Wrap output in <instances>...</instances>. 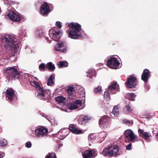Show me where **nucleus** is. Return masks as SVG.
Here are the masks:
<instances>
[{
  "mask_svg": "<svg viewBox=\"0 0 158 158\" xmlns=\"http://www.w3.org/2000/svg\"><path fill=\"white\" fill-rule=\"evenodd\" d=\"M70 29L68 30V36L72 39H77L82 37L80 31L81 26L77 23H71L69 24Z\"/></svg>",
  "mask_w": 158,
  "mask_h": 158,
  "instance_id": "1",
  "label": "nucleus"
},
{
  "mask_svg": "<svg viewBox=\"0 0 158 158\" xmlns=\"http://www.w3.org/2000/svg\"><path fill=\"white\" fill-rule=\"evenodd\" d=\"M118 147L117 145H112L105 148L102 152V154L104 156L109 157H115L119 155Z\"/></svg>",
  "mask_w": 158,
  "mask_h": 158,
  "instance_id": "2",
  "label": "nucleus"
},
{
  "mask_svg": "<svg viewBox=\"0 0 158 158\" xmlns=\"http://www.w3.org/2000/svg\"><path fill=\"white\" fill-rule=\"evenodd\" d=\"M10 52L14 54L17 52L19 48L18 44L19 41L18 37L13 34H10Z\"/></svg>",
  "mask_w": 158,
  "mask_h": 158,
  "instance_id": "3",
  "label": "nucleus"
},
{
  "mask_svg": "<svg viewBox=\"0 0 158 158\" xmlns=\"http://www.w3.org/2000/svg\"><path fill=\"white\" fill-rule=\"evenodd\" d=\"M138 81L136 77L134 74L130 75L127 78V80L125 82L126 87L130 88H133L138 84Z\"/></svg>",
  "mask_w": 158,
  "mask_h": 158,
  "instance_id": "4",
  "label": "nucleus"
},
{
  "mask_svg": "<svg viewBox=\"0 0 158 158\" xmlns=\"http://www.w3.org/2000/svg\"><path fill=\"white\" fill-rule=\"evenodd\" d=\"M110 120V118L107 115H104L101 117L99 121V124L100 127L104 129L107 127L108 122Z\"/></svg>",
  "mask_w": 158,
  "mask_h": 158,
  "instance_id": "5",
  "label": "nucleus"
},
{
  "mask_svg": "<svg viewBox=\"0 0 158 158\" xmlns=\"http://www.w3.org/2000/svg\"><path fill=\"white\" fill-rule=\"evenodd\" d=\"M124 133L126 137V141L127 140L128 141L134 142L137 138V136L134 134L133 131L131 130L128 129L126 130Z\"/></svg>",
  "mask_w": 158,
  "mask_h": 158,
  "instance_id": "6",
  "label": "nucleus"
},
{
  "mask_svg": "<svg viewBox=\"0 0 158 158\" xmlns=\"http://www.w3.org/2000/svg\"><path fill=\"white\" fill-rule=\"evenodd\" d=\"M120 63L117 59L115 57L110 58L107 61V66L108 67L114 69L119 68Z\"/></svg>",
  "mask_w": 158,
  "mask_h": 158,
  "instance_id": "7",
  "label": "nucleus"
},
{
  "mask_svg": "<svg viewBox=\"0 0 158 158\" xmlns=\"http://www.w3.org/2000/svg\"><path fill=\"white\" fill-rule=\"evenodd\" d=\"M36 135L38 137H42L48 133V129L44 127H38L35 130Z\"/></svg>",
  "mask_w": 158,
  "mask_h": 158,
  "instance_id": "8",
  "label": "nucleus"
},
{
  "mask_svg": "<svg viewBox=\"0 0 158 158\" xmlns=\"http://www.w3.org/2000/svg\"><path fill=\"white\" fill-rule=\"evenodd\" d=\"M67 46L64 42H60L57 43L55 46V50L61 52L66 53Z\"/></svg>",
  "mask_w": 158,
  "mask_h": 158,
  "instance_id": "9",
  "label": "nucleus"
},
{
  "mask_svg": "<svg viewBox=\"0 0 158 158\" xmlns=\"http://www.w3.org/2000/svg\"><path fill=\"white\" fill-rule=\"evenodd\" d=\"M118 86L117 82L113 81L111 82L110 85L108 86V90L111 94H115L119 91V89L118 88Z\"/></svg>",
  "mask_w": 158,
  "mask_h": 158,
  "instance_id": "10",
  "label": "nucleus"
},
{
  "mask_svg": "<svg viewBox=\"0 0 158 158\" xmlns=\"http://www.w3.org/2000/svg\"><path fill=\"white\" fill-rule=\"evenodd\" d=\"M40 13L43 16H46L50 12V7L47 2H44L40 8Z\"/></svg>",
  "mask_w": 158,
  "mask_h": 158,
  "instance_id": "11",
  "label": "nucleus"
},
{
  "mask_svg": "<svg viewBox=\"0 0 158 158\" xmlns=\"http://www.w3.org/2000/svg\"><path fill=\"white\" fill-rule=\"evenodd\" d=\"M37 97L38 98L43 99H46L48 98V95L47 93V91L41 87L37 89Z\"/></svg>",
  "mask_w": 158,
  "mask_h": 158,
  "instance_id": "12",
  "label": "nucleus"
},
{
  "mask_svg": "<svg viewBox=\"0 0 158 158\" xmlns=\"http://www.w3.org/2000/svg\"><path fill=\"white\" fill-rule=\"evenodd\" d=\"M2 44L6 49H8L10 47V35H5L2 38Z\"/></svg>",
  "mask_w": 158,
  "mask_h": 158,
  "instance_id": "13",
  "label": "nucleus"
},
{
  "mask_svg": "<svg viewBox=\"0 0 158 158\" xmlns=\"http://www.w3.org/2000/svg\"><path fill=\"white\" fill-rule=\"evenodd\" d=\"M10 77L14 80L18 79L20 76V73L15 67H10Z\"/></svg>",
  "mask_w": 158,
  "mask_h": 158,
  "instance_id": "14",
  "label": "nucleus"
},
{
  "mask_svg": "<svg viewBox=\"0 0 158 158\" xmlns=\"http://www.w3.org/2000/svg\"><path fill=\"white\" fill-rule=\"evenodd\" d=\"M151 73L148 69H145L143 71V72L141 75V79L144 81L145 83L148 82V79L150 76Z\"/></svg>",
  "mask_w": 158,
  "mask_h": 158,
  "instance_id": "15",
  "label": "nucleus"
},
{
  "mask_svg": "<svg viewBox=\"0 0 158 158\" xmlns=\"http://www.w3.org/2000/svg\"><path fill=\"white\" fill-rule=\"evenodd\" d=\"M96 152L97 151L94 149L87 150L82 154L83 157V158H92L93 154H95Z\"/></svg>",
  "mask_w": 158,
  "mask_h": 158,
  "instance_id": "16",
  "label": "nucleus"
},
{
  "mask_svg": "<svg viewBox=\"0 0 158 158\" xmlns=\"http://www.w3.org/2000/svg\"><path fill=\"white\" fill-rule=\"evenodd\" d=\"M12 8H10V10ZM10 20L13 22H19L21 23V18L15 13L12 10H10Z\"/></svg>",
  "mask_w": 158,
  "mask_h": 158,
  "instance_id": "17",
  "label": "nucleus"
},
{
  "mask_svg": "<svg viewBox=\"0 0 158 158\" xmlns=\"http://www.w3.org/2000/svg\"><path fill=\"white\" fill-rule=\"evenodd\" d=\"M52 34L53 36L56 39L55 40L56 41L58 40L62 35L61 32L56 28H53Z\"/></svg>",
  "mask_w": 158,
  "mask_h": 158,
  "instance_id": "18",
  "label": "nucleus"
},
{
  "mask_svg": "<svg viewBox=\"0 0 158 158\" xmlns=\"http://www.w3.org/2000/svg\"><path fill=\"white\" fill-rule=\"evenodd\" d=\"M91 119V117L87 116H81L79 119H78V124L81 125H85Z\"/></svg>",
  "mask_w": 158,
  "mask_h": 158,
  "instance_id": "19",
  "label": "nucleus"
},
{
  "mask_svg": "<svg viewBox=\"0 0 158 158\" xmlns=\"http://www.w3.org/2000/svg\"><path fill=\"white\" fill-rule=\"evenodd\" d=\"M138 132L139 135L145 139L150 140L149 138L151 136L150 133L147 132H145L143 129H139Z\"/></svg>",
  "mask_w": 158,
  "mask_h": 158,
  "instance_id": "20",
  "label": "nucleus"
},
{
  "mask_svg": "<svg viewBox=\"0 0 158 158\" xmlns=\"http://www.w3.org/2000/svg\"><path fill=\"white\" fill-rule=\"evenodd\" d=\"M69 129L74 134H79L82 133V131L77 128L75 126L74 124H70L69 126Z\"/></svg>",
  "mask_w": 158,
  "mask_h": 158,
  "instance_id": "21",
  "label": "nucleus"
},
{
  "mask_svg": "<svg viewBox=\"0 0 158 158\" xmlns=\"http://www.w3.org/2000/svg\"><path fill=\"white\" fill-rule=\"evenodd\" d=\"M54 74H52L48 79L47 84L49 86H52L54 84Z\"/></svg>",
  "mask_w": 158,
  "mask_h": 158,
  "instance_id": "22",
  "label": "nucleus"
},
{
  "mask_svg": "<svg viewBox=\"0 0 158 158\" xmlns=\"http://www.w3.org/2000/svg\"><path fill=\"white\" fill-rule=\"evenodd\" d=\"M67 92L69 96H74L75 94L74 88L73 86H71L69 87L67 89Z\"/></svg>",
  "mask_w": 158,
  "mask_h": 158,
  "instance_id": "23",
  "label": "nucleus"
},
{
  "mask_svg": "<svg viewBox=\"0 0 158 158\" xmlns=\"http://www.w3.org/2000/svg\"><path fill=\"white\" fill-rule=\"evenodd\" d=\"M46 68L49 71H54L55 69L54 65L52 62L47 63L46 65Z\"/></svg>",
  "mask_w": 158,
  "mask_h": 158,
  "instance_id": "24",
  "label": "nucleus"
},
{
  "mask_svg": "<svg viewBox=\"0 0 158 158\" xmlns=\"http://www.w3.org/2000/svg\"><path fill=\"white\" fill-rule=\"evenodd\" d=\"M55 100L59 103H64L65 102L66 98L62 96H58L55 98Z\"/></svg>",
  "mask_w": 158,
  "mask_h": 158,
  "instance_id": "25",
  "label": "nucleus"
},
{
  "mask_svg": "<svg viewBox=\"0 0 158 158\" xmlns=\"http://www.w3.org/2000/svg\"><path fill=\"white\" fill-rule=\"evenodd\" d=\"M96 73L94 70H90L88 71V75H87V77H89L90 78H92L93 76H96Z\"/></svg>",
  "mask_w": 158,
  "mask_h": 158,
  "instance_id": "26",
  "label": "nucleus"
},
{
  "mask_svg": "<svg viewBox=\"0 0 158 158\" xmlns=\"http://www.w3.org/2000/svg\"><path fill=\"white\" fill-rule=\"evenodd\" d=\"M58 66L59 68L68 66V63L65 61H60L58 62Z\"/></svg>",
  "mask_w": 158,
  "mask_h": 158,
  "instance_id": "27",
  "label": "nucleus"
},
{
  "mask_svg": "<svg viewBox=\"0 0 158 158\" xmlns=\"http://www.w3.org/2000/svg\"><path fill=\"white\" fill-rule=\"evenodd\" d=\"M14 98H15L16 100H17V98L15 93L14 90L12 88H10V101H12Z\"/></svg>",
  "mask_w": 158,
  "mask_h": 158,
  "instance_id": "28",
  "label": "nucleus"
},
{
  "mask_svg": "<svg viewBox=\"0 0 158 158\" xmlns=\"http://www.w3.org/2000/svg\"><path fill=\"white\" fill-rule=\"evenodd\" d=\"M3 15L6 19H10V10L7 9L3 14Z\"/></svg>",
  "mask_w": 158,
  "mask_h": 158,
  "instance_id": "29",
  "label": "nucleus"
},
{
  "mask_svg": "<svg viewBox=\"0 0 158 158\" xmlns=\"http://www.w3.org/2000/svg\"><path fill=\"white\" fill-rule=\"evenodd\" d=\"M31 84L32 86L35 87L36 90L41 87L37 81H34L31 82Z\"/></svg>",
  "mask_w": 158,
  "mask_h": 158,
  "instance_id": "30",
  "label": "nucleus"
},
{
  "mask_svg": "<svg viewBox=\"0 0 158 158\" xmlns=\"http://www.w3.org/2000/svg\"><path fill=\"white\" fill-rule=\"evenodd\" d=\"M45 158H57L55 153H49L45 156Z\"/></svg>",
  "mask_w": 158,
  "mask_h": 158,
  "instance_id": "31",
  "label": "nucleus"
},
{
  "mask_svg": "<svg viewBox=\"0 0 158 158\" xmlns=\"http://www.w3.org/2000/svg\"><path fill=\"white\" fill-rule=\"evenodd\" d=\"M7 141L5 139H0V147L5 146L7 145Z\"/></svg>",
  "mask_w": 158,
  "mask_h": 158,
  "instance_id": "32",
  "label": "nucleus"
},
{
  "mask_svg": "<svg viewBox=\"0 0 158 158\" xmlns=\"http://www.w3.org/2000/svg\"><path fill=\"white\" fill-rule=\"evenodd\" d=\"M46 67L44 63H42L39 65V68L40 71H45L46 70Z\"/></svg>",
  "mask_w": 158,
  "mask_h": 158,
  "instance_id": "33",
  "label": "nucleus"
},
{
  "mask_svg": "<svg viewBox=\"0 0 158 158\" xmlns=\"http://www.w3.org/2000/svg\"><path fill=\"white\" fill-rule=\"evenodd\" d=\"M78 106L74 103H71L69 106V109L71 110H73L77 108Z\"/></svg>",
  "mask_w": 158,
  "mask_h": 158,
  "instance_id": "34",
  "label": "nucleus"
},
{
  "mask_svg": "<svg viewBox=\"0 0 158 158\" xmlns=\"http://www.w3.org/2000/svg\"><path fill=\"white\" fill-rule=\"evenodd\" d=\"M102 87L100 86H98L94 88V92L95 93H100L101 92Z\"/></svg>",
  "mask_w": 158,
  "mask_h": 158,
  "instance_id": "35",
  "label": "nucleus"
},
{
  "mask_svg": "<svg viewBox=\"0 0 158 158\" xmlns=\"http://www.w3.org/2000/svg\"><path fill=\"white\" fill-rule=\"evenodd\" d=\"M123 123L129 126H132L133 124V122L126 119L123 120Z\"/></svg>",
  "mask_w": 158,
  "mask_h": 158,
  "instance_id": "36",
  "label": "nucleus"
},
{
  "mask_svg": "<svg viewBox=\"0 0 158 158\" xmlns=\"http://www.w3.org/2000/svg\"><path fill=\"white\" fill-rule=\"evenodd\" d=\"M129 99L131 101H134L135 97V94L132 93H129L128 94Z\"/></svg>",
  "mask_w": 158,
  "mask_h": 158,
  "instance_id": "37",
  "label": "nucleus"
},
{
  "mask_svg": "<svg viewBox=\"0 0 158 158\" xmlns=\"http://www.w3.org/2000/svg\"><path fill=\"white\" fill-rule=\"evenodd\" d=\"M104 97L106 100H108L110 98V94L108 91L105 92L104 95Z\"/></svg>",
  "mask_w": 158,
  "mask_h": 158,
  "instance_id": "38",
  "label": "nucleus"
},
{
  "mask_svg": "<svg viewBox=\"0 0 158 158\" xmlns=\"http://www.w3.org/2000/svg\"><path fill=\"white\" fill-rule=\"evenodd\" d=\"M6 95V98L7 100L10 99V90L7 89L6 92H5Z\"/></svg>",
  "mask_w": 158,
  "mask_h": 158,
  "instance_id": "39",
  "label": "nucleus"
},
{
  "mask_svg": "<svg viewBox=\"0 0 158 158\" xmlns=\"http://www.w3.org/2000/svg\"><path fill=\"white\" fill-rule=\"evenodd\" d=\"M112 113L115 117L117 116L119 114V110H113Z\"/></svg>",
  "mask_w": 158,
  "mask_h": 158,
  "instance_id": "40",
  "label": "nucleus"
},
{
  "mask_svg": "<svg viewBox=\"0 0 158 158\" xmlns=\"http://www.w3.org/2000/svg\"><path fill=\"white\" fill-rule=\"evenodd\" d=\"M88 139L91 141H94L96 139V137L93 135H89L88 137Z\"/></svg>",
  "mask_w": 158,
  "mask_h": 158,
  "instance_id": "41",
  "label": "nucleus"
},
{
  "mask_svg": "<svg viewBox=\"0 0 158 158\" xmlns=\"http://www.w3.org/2000/svg\"><path fill=\"white\" fill-rule=\"evenodd\" d=\"M127 110L129 112L132 111V109L130 105H128L127 106H126Z\"/></svg>",
  "mask_w": 158,
  "mask_h": 158,
  "instance_id": "42",
  "label": "nucleus"
},
{
  "mask_svg": "<svg viewBox=\"0 0 158 158\" xmlns=\"http://www.w3.org/2000/svg\"><path fill=\"white\" fill-rule=\"evenodd\" d=\"M25 146L27 148H30L31 146V144L30 141H28L26 143Z\"/></svg>",
  "mask_w": 158,
  "mask_h": 158,
  "instance_id": "43",
  "label": "nucleus"
},
{
  "mask_svg": "<svg viewBox=\"0 0 158 158\" xmlns=\"http://www.w3.org/2000/svg\"><path fill=\"white\" fill-rule=\"evenodd\" d=\"M4 72L6 74H9L10 72V67L6 68L4 70Z\"/></svg>",
  "mask_w": 158,
  "mask_h": 158,
  "instance_id": "44",
  "label": "nucleus"
},
{
  "mask_svg": "<svg viewBox=\"0 0 158 158\" xmlns=\"http://www.w3.org/2000/svg\"><path fill=\"white\" fill-rule=\"evenodd\" d=\"M56 25L59 28H60L62 26L61 24V23L60 22L57 21L56 22Z\"/></svg>",
  "mask_w": 158,
  "mask_h": 158,
  "instance_id": "45",
  "label": "nucleus"
},
{
  "mask_svg": "<svg viewBox=\"0 0 158 158\" xmlns=\"http://www.w3.org/2000/svg\"><path fill=\"white\" fill-rule=\"evenodd\" d=\"M131 143H129L126 146V149L127 150H130L131 149Z\"/></svg>",
  "mask_w": 158,
  "mask_h": 158,
  "instance_id": "46",
  "label": "nucleus"
},
{
  "mask_svg": "<svg viewBox=\"0 0 158 158\" xmlns=\"http://www.w3.org/2000/svg\"><path fill=\"white\" fill-rule=\"evenodd\" d=\"M81 102L80 100H77L75 101V102H74L75 103H76L77 105H81Z\"/></svg>",
  "mask_w": 158,
  "mask_h": 158,
  "instance_id": "47",
  "label": "nucleus"
},
{
  "mask_svg": "<svg viewBox=\"0 0 158 158\" xmlns=\"http://www.w3.org/2000/svg\"><path fill=\"white\" fill-rule=\"evenodd\" d=\"M5 4L9 5L10 3V0H3Z\"/></svg>",
  "mask_w": 158,
  "mask_h": 158,
  "instance_id": "48",
  "label": "nucleus"
},
{
  "mask_svg": "<svg viewBox=\"0 0 158 158\" xmlns=\"http://www.w3.org/2000/svg\"><path fill=\"white\" fill-rule=\"evenodd\" d=\"M118 110V106H114V107L113 108V110Z\"/></svg>",
  "mask_w": 158,
  "mask_h": 158,
  "instance_id": "49",
  "label": "nucleus"
},
{
  "mask_svg": "<svg viewBox=\"0 0 158 158\" xmlns=\"http://www.w3.org/2000/svg\"><path fill=\"white\" fill-rule=\"evenodd\" d=\"M3 155L2 154H0V158H1V157L3 156Z\"/></svg>",
  "mask_w": 158,
  "mask_h": 158,
  "instance_id": "50",
  "label": "nucleus"
},
{
  "mask_svg": "<svg viewBox=\"0 0 158 158\" xmlns=\"http://www.w3.org/2000/svg\"><path fill=\"white\" fill-rule=\"evenodd\" d=\"M16 60H17V58L15 57V59H14V60H13L12 61H13V62H14V61H16Z\"/></svg>",
  "mask_w": 158,
  "mask_h": 158,
  "instance_id": "51",
  "label": "nucleus"
},
{
  "mask_svg": "<svg viewBox=\"0 0 158 158\" xmlns=\"http://www.w3.org/2000/svg\"><path fill=\"white\" fill-rule=\"evenodd\" d=\"M14 4V3H13V2L10 1V5H11L12 4Z\"/></svg>",
  "mask_w": 158,
  "mask_h": 158,
  "instance_id": "52",
  "label": "nucleus"
},
{
  "mask_svg": "<svg viewBox=\"0 0 158 158\" xmlns=\"http://www.w3.org/2000/svg\"><path fill=\"white\" fill-rule=\"evenodd\" d=\"M10 57H11V58H12L13 57H14V56L12 55H11V56H10Z\"/></svg>",
  "mask_w": 158,
  "mask_h": 158,
  "instance_id": "53",
  "label": "nucleus"
}]
</instances>
